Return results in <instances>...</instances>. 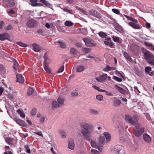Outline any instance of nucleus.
<instances>
[{"label": "nucleus", "instance_id": "69168bd1", "mask_svg": "<svg viewBox=\"0 0 154 154\" xmlns=\"http://www.w3.org/2000/svg\"><path fill=\"white\" fill-rule=\"evenodd\" d=\"M75 45L78 47V48H81L82 47V44L79 43H77L75 44Z\"/></svg>", "mask_w": 154, "mask_h": 154}, {"label": "nucleus", "instance_id": "864d4df0", "mask_svg": "<svg viewBox=\"0 0 154 154\" xmlns=\"http://www.w3.org/2000/svg\"><path fill=\"white\" fill-rule=\"evenodd\" d=\"M7 12L8 14L10 15L11 14H15V12L12 9H10L9 11H7Z\"/></svg>", "mask_w": 154, "mask_h": 154}, {"label": "nucleus", "instance_id": "bb28decb", "mask_svg": "<svg viewBox=\"0 0 154 154\" xmlns=\"http://www.w3.org/2000/svg\"><path fill=\"white\" fill-rule=\"evenodd\" d=\"M35 92V91H34L33 88L31 87H29L27 92V94L29 96L32 95Z\"/></svg>", "mask_w": 154, "mask_h": 154}, {"label": "nucleus", "instance_id": "f3484780", "mask_svg": "<svg viewBox=\"0 0 154 154\" xmlns=\"http://www.w3.org/2000/svg\"><path fill=\"white\" fill-rule=\"evenodd\" d=\"M75 145V144L73 140L70 139L69 140L68 147L69 149L73 150L74 149Z\"/></svg>", "mask_w": 154, "mask_h": 154}, {"label": "nucleus", "instance_id": "052dcab7", "mask_svg": "<svg viewBox=\"0 0 154 154\" xmlns=\"http://www.w3.org/2000/svg\"><path fill=\"white\" fill-rule=\"evenodd\" d=\"M146 27L147 28H149L150 27V24L148 22H146L145 24Z\"/></svg>", "mask_w": 154, "mask_h": 154}, {"label": "nucleus", "instance_id": "20e7f679", "mask_svg": "<svg viewBox=\"0 0 154 154\" xmlns=\"http://www.w3.org/2000/svg\"><path fill=\"white\" fill-rule=\"evenodd\" d=\"M143 57L150 64L154 66V55L146 49L143 51Z\"/></svg>", "mask_w": 154, "mask_h": 154}, {"label": "nucleus", "instance_id": "f257e3e1", "mask_svg": "<svg viewBox=\"0 0 154 154\" xmlns=\"http://www.w3.org/2000/svg\"><path fill=\"white\" fill-rule=\"evenodd\" d=\"M80 126L81 128L80 132L85 139L90 141V145L92 147L96 148L101 151L99 143L96 141L95 139H91V134L94 131L93 126L87 123H80Z\"/></svg>", "mask_w": 154, "mask_h": 154}, {"label": "nucleus", "instance_id": "338daca9", "mask_svg": "<svg viewBox=\"0 0 154 154\" xmlns=\"http://www.w3.org/2000/svg\"><path fill=\"white\" fill-rule=\"evenodd\" d=\"M73 2V0H67L66 3L69 4H71Z\"/></svg>", "mask_w": 154, "mask_h": 154}, {"label": "nucleus", "instance_id": "0eeeda50", "mask_svg": "<svg viewBox=\"0 0 154 154\" xmlns=\"http://www.w3.org/2000/svg\"><path fill=\"white\" fill-rule=\"evenodd\" d=\"M37 21L33 19H31L28 20L26 24L27 26L30 28H35L37 26Z\"/></svg>", "mask_w": 154, "mask_h": 154}, {"label": "nucleus", "instance_id": "09e8293b", "mask_svg": "<svg viewBox=\"0 0 154 154\" xmlns=\"http://www.w3.org/2000/svg\"><path fill=\"white\" fill-rule=\"evenodd\" d=\"M13 28L11 24H9L6 26L5 30H10L11 29H13Z\"/></svg>", "mask_w": 154, "mask_h": 154}, {"label": "nucleus", "instance_id": "0e129e2a", "mask_svg": "<svg viewBox=\"0 0 154 154\" xmlns=\"http://www.w3.org/2000/svg\"><path fill=\"white\" fill-rule=\"evenodd\" d=\"M4 90V88L2 87H0V95L1 96Z\"/></svg>", "mask_w": 154, "mask_h": 154}, {"label": "nucleus", "instance_id": "f704fd0d", "mask_svg": "<svg viewBox=\"0 0 154 154\" xmlns=\"http://www.w3.org/2000/svg\"><path fill=\"white\" fill-rule=\"evenodd\" d=\"M85 68L83 66H79L76 67V71L78 72H82Z\"/></svg>", "mask_w": 154, "mask_h": 154}, {"label": "nucleus", "instance_id": "a18cd8bd", "mask_svg": "<svg viewBox=\"0 0 154 154\" xmlns=\"http://www.w3.org/2000/svg\"><path fill=\"white\" fill-rule=\"evenodd\" d=\"M112 79L115 80L119 82H120L122 81V79L121 78L115 76H113Z\"/></svg>", "mask_w": 154, "mask_h": 154}, {"label": "nucleus", "instance_id": "7ed1b4c3", "mask_svg": "<svg viewBox=\"0 0 154 154\" xmlns=\"http://www.w3.org/2000/svg\"><path fill=\"white\" fill-rule=\"evenodd\" d=\"M65 98L64 97H58L56 100H54L51 103V108L54 110L60 108L64 104Z\"/></svg>", "mask_w": 154, "mask_h": 154}, {"label": "nucleus", "instance_id": "dca6fc26", "mask_svg": "<svg viewBox=\"0 0 154 154\" xmlns=\"http://www.w3.org/2000/svg\"><path fill=\"white\" fill-rule=\"evenodd\" d=\"M17 81L20 83H23L24 81V79L21 74H17L16 75Z\"/></svg>", "mask_w": 154, "mask_h": 154}, {"label": "nucleus", "instance_id": "de8ad7c7", "mask_svg": "<svg viewBox=\"0 0 154 154\" xmlns=\"http://www.w3.org/2000/svg\"><path fill=\"white\" fill-rule=\"evenodd\" d=\"M17 45H20V46L23 47H26L27 46V45L23 43L20 42H19L17 43Z\"/></svg>", "mask_w": 154, "mask_h": 154}, {"label": "nucleus", "instance_id": "39448f33", "mask_svg": "<svg viewBox=\"0 0 154 154\" xmlns=\"http://www.w3.org/2000/svg\"><path fill=\"white\" fill-rule=\"evenodd\" d=\"M124 16L128 20L132 21L129 22L128 24L132 28L135 29H141V27L139 24L137 23L138 22V21L136 19L133 18L132 17L126 15H124Z\"/></svg>", "mask_w": 154, "mask_h": 154}, {"label": "nucleus", "instance_id": "c03bdc74", "mask_svg": "<svg viewBox=\"0 0 154 154\" xmlns=\"http://www.w3.org/2000/svg\"><path fill=\"white\" fill-rule=\"evenodd\" d=\"M61 48H65L66 47V44L65 43L62 42H58Z\"/></svg>", "mask_w": 154, "mask_h": 154}, {"label": "nucleus", "instance_id": "680f3d73", "mask_svg": "<svg viewBox=\"0 0 154 154\" xmlns=\"http://www.w3.org/2000/svg\"><path fill=\"white\" fill-rule=\"evenodd\" d=\"M71 94L72 96H77L79 95L78 93L76 92L72 93Z\"/></svg>", "mask_w": 154, "mask_h": 154}, {"label": "nucleus", "instance_id": "2f4dec72", "mask_svg": "<svg viewBox=\"0 0 154 154\" xmlns=\"http://www.w3.org/2000/svg\"><path fill=\"white\" fill-rule=\"evenodd\" d=\"M113 40L115 42H117L119 43H121L122 42L119 40V38L118 37L113 36L112 37Z\"/></svg>", "mask_w": 154, "mask_h": 154}, {"label": "nucleus", "instance_id": "58836bf2", "mask_svg": "<svg viewBox=\"0 0 154 154\" xmlns=\"http://www.w3.org/2000/svg\"><path fill=\"white\" fill-rule=\"evenodd\" d=\"M82 51L86 54L88 53L91 50V49L90 48H87L84 47H82Z\"/></svg>", "mask_w": 154, "mask_h": 154}, {"label": "nucleus", "instance_id": "13d9d810", "mask_svg": "<svg viewBox=\"0 0 154 154\" xmlns=\"http://www.w3.org/2000/svg\"><path fill=\"white\" fill-rule=\"evenodd\" d=\"M93 87H94V88L96 90H97L98 91H102V90H103L102 89H100V88H99V87H97V86H96L95 85H93Z\"/></svg>", "mask_w": 154, "mask_h": 154}, {"label": "nucleus", "instance_id": "473e14b6", "mask_svg": "<svg viewBox=\"0 0 154 154\" xmlns=\"http://www.w3.org/2000/svg\"><path fill=\"white\" fill-rule=\"evenodd\" d=\"M115 88L118 90L120 92H121L122 94H124L125 92V91L122 88H121L119 86L116 85L115 86Z\"/></svg>", "mask_w": 154, "mask_h": 154}, {"label": "nucleus", "instance_id": "c756f323", "mask_svg": "<svg viewBox=\"0 0 154 154\" xmlns=\"http://www.w3.org/2000/svg\"><path fill=\"white\" fill-rule=\"evenodd\" d=\"M17 112L20 115L21 117L23 118L25 117V115L22 110H20V109H19L17 110Z\"/></svg>", "mask_w": 154, "mask_h": 154}, {"label": "nucleus", "instance_id": "aec40b11", "mask_svg": "<svg viewBox=\"0 0 154 154\" xmlns=\"http://www.w3.org/2000/svg\"><path fill=\"white\" fill-rule=\"evenodd\" d=\"M9 37V35L7 33H4L3 34H0V40L3 41L8 39Z\"/></svg>", "mask_w": 154, "mask_h": 154}, {"label": "nucleus", "instance_id": "f8f14e48", "mask_svg": "<svg viewBox=\"0 0 154 154\" xmlns=\"http://www.w3.org/2000/svg\"><path fill=\"white\" fill-rule=\"evenodd\" d=\"M4 3L7 7L11 8L15 5V2L14 0H4Z\"/></svg>", "mask_w": 154, "mask_h": 154}, {"label": "nucleus", "instance_id": "ea45409f", "mask_svg": "<svg viewBox=\"0 0 154 154\" xmlns=\"http://www.w3.org/2000/svg\"><path fill=\"white\" fill-rule=\"evenodd\" d=\"M90 153L91 154H100V152L94 149L91 150Z\"/></svg>", "mask_w": 154, "mask_h": 154}, {"label": "nucleus", "instance_id": "c85d7f7f", "mask_svg": "<svg viewBox=\"0 0 154 154\" xmlns=\"http://www.w3.org/2000/svg\"><path fill=\"white\" fill-rule=\"evenodd\" d=\"M13 62L14 65L13 67L15 70L17 71L18 69V63L17 61V60L14 59H13Z\"/></svg>", "mask_w": 154, "mask_h": 154}, {"label": "nucleus", "instance_id": "72a5a7b5", "mask_svg": "<svg viewBox=\"0 0 154 154\" xmlns=\"http://www.w3.org/2000/svg\"><path fill=\"white\" fill-rule=\"evenodd\" d=\"M115 28L116 30L119 32H122V28L121 26L118 24H117L115 25Z\"/></svg>", "mask_w": 154, "mask_h": 154}, {"label": "nucleus", "instance_id": "e2e57ef3", "mask_svg": "<svg viewBox=\"0 0 154 154\" xmlns=\"http://www.w3.org/2000/svg\"><path fill=\"white\" fill-rule=\"evenodd\" d=\"M4 22L3 21H0V29H1L2 28V26L3 25Z\"/></svg>", "mask_w": 154, "mask_h": 154}, {"label": "nucleus", "instance_id": "a211bd4d", "mask_svg": "<svg viewBox=\"0 0 154 154\" xmlns=\"http://www.w3.org/2000/svg\"><path fill=\"white\" fill-rule=\"evenodd\" d=\"M123 55L125 58L129 62L131 63L133 62L132 59L131 57V56L129 55L128 54L127 52H123Z\"/></svg>", "mask_w": 154, "mask_h": 154}, {"label": "nucleus", "instance_id": "bf43d9fd", "mask_svg": "<svg viewBox=\"0 0 154 154\" xmlns=\"http://www.w3.org/2000/svg\"><path fill=\"white\" fill-rule=\"evenodd\" d=\"M34 133L35 134H36L38 135H39L40 136H41L42 137H43V134H42V132L41 131L34 132Z\"/></svg>", "mask_w": 154, "mask_h": 154}, {"label": "nucleus", "instance_id": "c9c22d12", "mask_svg": "<svg viewBox=\"0 0 154 154\" xmlns=\"http://www.w3.org/2000/svg\"><path fill=\"white\" fill-rule=\"evenodd\" d=\"M6 142L9 144H11L12 143L13 140L10 137H6L5 139Z\"/></svg>", "mask_w": 154, "mask_h": 154}, {"label": "nucleus", "instance_id": "ddd939ff", "mask_svg": "<svg viewBox=\"0 0 154 154\" xmlns=\"http://www.w3.org/2000/svg\"><path fill=\"white\" fill-rule=\"evenodd\" d=\"M98 143L100 146L105 144L106 143H108L106 142V140L103 136H101L99 137L98 139Z\"/></svg>", "mask_w": 154, "mask_h": 154}, {"label": "nucleus", "instance_id": "423d86ee", "mask_svg": "<svg viewBox=\"0 0 154 154\" xmlns=\"http://www.w3.org/2000/svg\"><path fill=\"white\" fill-rule=\"evenodd\" d=\"M113 154H125L122 146L121 145H116L111 148Z\"/></svg>", "mask_w": 154, "mask_h": 154}, {"label": "nucleus", "instance_id": "49530a36", "mask_svg": "<svg viewBox=\"0 0 154 154\" xmlns=\"http://www.w3.org/2000/svg\"><path fill=\"white\" fill-rule=\"evenodd\" d=\"M77 51L75 49L73 48H72L70 49V53L73 55H75L77 53Z\"/></svg>", "mask_w": 154, "mask_h": 154}, {"label": "nucleus", "instance_id": "2eb2a0df", "mask_svg": "<svg viewBox=\"0 0 154 154\" xmlns=\"http://www.w3.org/2000/svg\"><path fill=\"white\" fill-rule=\"evenodd\" d=\"M32 46L33 50L35 52H39L41 49V46L37 44L34 43Z\"/></svg>", "mask_w": 154, "mask_h": 154}, {"label": "nucleus", "instance_id": "6ab92c4d", "mask_svg": "<svg viewBox=\"0 0 154 154\" xmlns=\"http://www.w3.org/2000/svg\"><path fill=\"white\" fill-rule=\"evenodd\" d=\"M14 120L20 126H26V122L19 119H15Z\"/></svg>", "mask_w": 154, "mask_h": 154}, {"label": "nucleus", "instance_id": "4be33fe9", "mask_svg": "<svg viewBox=\"0 0 154 154\" xmlns=\"http://www.w3.org/2000/svg\"><path fill=\"white\" fill-rule=\"evenodd\" d=\"M103 135L105 137L106 141L108 143L111 140L110 134L108 132H105L103 133Z\"/></svg>", "mask_w": 154, "mask_h": 154}, {"label": "nucleus", "instance_id": "7c9ffc66", "mask_svg": "<svg viewBox=\"0 0 154 154\" xmlns=\"http://www.w3.org/2000/svg\"><path fill=\"white\" fill-rule=\"evenodd\" d=\"M40 2H42L47 7H50L51 6V4L45 0H40Z\"/></svg>", "mask_w": 154, "mask_h": 154}, {"label": "nucleus", "instance_id": "3c124183", "mask_svg": "<svg viewBox=\"0 0 154 154\" xmlns=\"http://www.w3.org/2000/svg\"><path fill=\"white\" fill-rule=\"evenodd\" d=\"M36 113V109H32L31 111V114L32 116H34Z\"/></svg>", "mask_w": 154, "mask_h": 154}, {"label": "nucleus", "instance_id": "6e6552de", "mask_svg": "<svg viewBox=\"0 0 154 154\" xmlns=\"http://www.w3.org/2000/svg\"><path fill=\"white\" fill-rule=\"evenodd\" d=\"M104 44L106 45H109L111 48H114V43L112 42L111 39L110 37H107L106 38L104 41Z\"/></svg>", "mask_w": 154, "mask_h": 154}, {"label": "nucleus", "instance_id": "9d476101", "mask_svg": "<svg viewBox=\"0 0 154 154\" xmlns=\"http://www.w3.org/2000/svg\"><path fill=\"white\" fill-rule=\"evenodd\" d=\"M112 102V106L114 108L119 107L121 103L120 100L117 99L115 97L113 98Z\"/></svg>", "mask_w": 154, "mask_h": 154}, {"label": "nucleus", "instance_id": "a19ab883", "mask_svg": "<svg viewBox=\"0 0 154 154\" xmlns=\"http://www.w3.org/2000/svg\"><path fill=\"white\" fill-rule=\"evenodd\" d=\"M73 23L70 21H66L65 22L64 24L67 26H70L73 25Z\"/></svg>", "mask_w": 154, "mask_h": 154}, {"label": "nucleus", "instance_id": "6e6d98bb", "mask_svg": "<svg viewBox=\"0 0 154 154\" xmlns=\"http://www.w3.org/2000/svg\"><path fill=\"white\" fill-rule=\"evenodd\" d=\"M151 70V68L149 66H147L145 68V71L146 72L148 73Z\"/></svg>", "mask_w": 154, "mask_h": 154}, {"label": "nucleus", "instance_id": "5701e85b", "mask_svg": "<svg viewBox=\"0 0 154 154\" xmlns=\"http://www.w3.org/2000/svg\"><path fill=\"white\" fill-rule=\"evenodd\" d=\"M60 8L65 12L69 13L71 15L74 14V12L72 10L69 9L68 7H64L63 8L60 7Z\"/></svg>", "mask_w": 154, "mask_h": 154}, {"label": "nucleus", "instance_id": "4468645a", "mask_svg": "<svg viewBox=\"0 0 154 154\" xmlns=\"http://www.w3.org/2000/svg\"><path fill=\"white\" fill-rule=\"evenodd\" d=\"M107 77V75L104 73L102 75L100 76L99 77H97L95 78L97 81L99 82H101L106 80Z\"/></svg>", "mask_w": 154, "mask_h": 154}, {"label": "nucleus", "instance_id": "79ce46f5", "mask_svg": "<svg viewBox=\"0 0 154 154\" xmlns=\"http://www.w3.org/2000/svg\"><path fill=\"white\" fill-rule=\"evenodd\" d=\"M0 71H1L3 73H5L6 71L5 68L1 64H0Z\"/></svg>", "mask_w": 154, "mask_h": 154}, {"label": "nucleus", "instance_id": "8fccbe9b", "mask_svg": "<svg viewBox=\"0 0 154 154\" xmlns=\"http://www.w3.org/2000/svg\"><path fill=\"white\" fill-rule=\"evenodd\" d=\"M45 117L44 116H42L40 118L39 122L41 123H43L45 120Z\"/></svg>", "mask_w": 154, "mask_h": 154}, {"label": "nucleus", "instance_id": "774afa93", "mask_svg": "<svg viewBox=\"0 0 154 154\" xmlns=\"http://www.w3.org/2000/svg\"><path fill=\"white\" fill-rule=\"evenodd\" d=\"M145 45L146 46L150 47H151L152 45V44L148 42L146 43H145Z\"/></svg>", "mask_w": 154, "mask_h": 154}, {"label": "nucleus", "instance_id": "4d7b16f0", "mask_svg": "<svg viewBox=\"0 0 154 154\" xmlns=\"http://www.w3.org/2000/svg\"><path fill=\"white\" fill-rule=\"evenodd\" d=\"M64 69V66H61L59 69H58V71L57 72L58 73H60L62 72Z\"/></svg>", "mask_w": 154, "mask_h": 154}, {"label": "nucleus", "instance_id": "cd10ccee", "mask_svg": "<svg viewBox=\"0 0 154 154\" xmlns=\"http://www.w3.org/2000/svg\"><path fill=\"white\" fill-rule=\"evenodd\" d=\"M89 112L90 113L95 115H97L99 114V111L97 110H95L93 109H89Z\"/></svg>", "mask_w": 154, "mask_h": 154}, {"label": "nucleus", "instance_id": "4c0bfd02", "mask_svg": "<svg viewBox=\"0 0 154 154\" xmlns=\"http://www.w3.org/2000/svg\"><path fill=\"white\" fill-rule=\"evenodd\" d=\"M44 58L45 61L44 63H49V60L48 57L46 53H45L44 55Z\"/></svg>", "mask_w": 154, "mask_h": 154}, {"label": "nucleus", "instance_id": "412c9836", "mask_svg": "<svg viewBox=\"0 0 154 154\" xmlns=\"http://www.w3.org/2000/svg\"><path fill=\"white\" fill-rule=\"evenodd\" d=\"M144 140L147 142H150L151 141V138L147 134H144L143 135Z\"/></svg>", "mask_w": 154, "mask_h": 154}, {"label": "nucleus", "instance_id": "f03ea898", "mask_svg": "<svg viewBox=\"0 0 154 154\" xmlns=\"http://www.w3.org/2000/svg\"><path fill=\"white\" fill-rule=\"evenodd\" d=\"M126 122L132 125H134L135 129L134 132V134L137 137H139L144 131V129L141 127V125L138 122V116L136 114L133 116L126 115L125 117Z\"/></svg>", "mask_w": 154, "mask_h": 154}, {"label": "nucleus", "instance_id": "b1692460", "mask_svg": "<svg viewBox=\"0 0 154 154\" xmlns=\"http://www.w3.org/2000/svg\"><path fill=\"white\" fill-rule=\"evenodd\" d=\"M116 69L115 67H110L108 65H106L103 70V71L108 72L111 70H115Z\"/></svg>", "mask_w": 154, "mask_h": 154}, {"label": "nucleus", "instance_id": "603ef678", "mask_svg": "<svg viewBox=\"0 0 154 154\" xmlns=\"http://www.w3.org/2000/svg\"><path fill=\"white\" fill-rule=\"evenodd\" d=\"M102 91L104 92L105 93L106 95L107 96H113V93L109 92L104 90H102Z\"/></svg>", "mask_w": 154, "mask_h": 154}, {"label": "nucleus", "instance_id": "a878e982", "mask_svg": "<svg viewBox=\"0 0 154 154\" xmlns=\"http://www.w3.org/2000/svg\"><path fill=\"white\" fill-rule=\"evenodd\" d=\"M49 63H44L43 66L45 70L48 73H50L51 72L50 70L49 69L48 66Z\"/></svg>", "mask_w": 154, "mask_h": 154}, {"label": "nucleus", "instance_id": "1a4fd4ad", "mask_svg": "<svg viewBox=\"0 0 154 154\" xmlns=\"http://www.w3.org/2000/svg\"><path fill=\"white\" fill-rule=\"evenodd\" d=\"M83 40L85 42L86 45L88 47H93L95 46L94 43L88 38H84Z\"/></svg>", "mask_w": 154, "mask_h": 154}, {"label": "nucleus", "instance_id": "5fc2aeb1", "mask_svg": "<svg viewBox=\"0 0 154 154\" xmlns=\"http://www.w3.org/2000/svg\"><path fill=\"white\" fill-rule=\"evenodd\" d=\"M112 11L113 12L117 14H120L119 11L117 9L113 8L112 9Z\"/></svg>", "mask_w": 154, "mask_h": 154}, {"label": "nucleus", "instance_id": "9b49d317", "mask_svg": "<svg viewBox=\"0 0 154 154\" xmlns=\"http://www.w3.org/2000/svg\"><path fill=\"white\" fill-rule=\"evenodd\" d=\"M89 14L98 18H100L101 15L100 14L95 10H91L89 12Z\"/></svg>", "mask_w": 154, "mask_h": 154}, {"label": "nucleus", "instance_id": "e433bc0d", "mask_svg": "<svg viewBox=\"0 0 154 154\" xmlns=\"http://www.w3.org/2000/svg\"><path fill=\"white\" fill-rule=\"evenodd\" d=\"M99 35L102 38H106L107 36L106 34L103 32H100L98 33Z\"/></svg>", "mask_w": 154, "mask_h": 154}, {"label": "nucleus", "instance_id": "393cba45", "mask_svg": "<svg viewBox=\"0 0 154 154\" xmlns=\"http://www.w3.org/2000/svg\"><path fill=\"white\" fill-rule=\"evenodd\" d=\"M58 132L60 135L61 137L64 139L66 137V134L65 131L63 130H60L58 131Z\"/></svg>", "mask_w": 154, "mask_h": 154}, {"label": "nucleus", "instance_id": "37998d69", "mask_svg": "<svg viewBox=\"0 0 154 154\" xmlns=\"http://www.w3.org/2000/svg\"><path fill=\"white\" fill-rule=\"evenodd\" d=\"M24 148L25 150L27 153L29 154L30 153V150L28 145H25L24 146Z\"/></svg>", "mask_w": 154, "mask_h": 154}]
</instances>
